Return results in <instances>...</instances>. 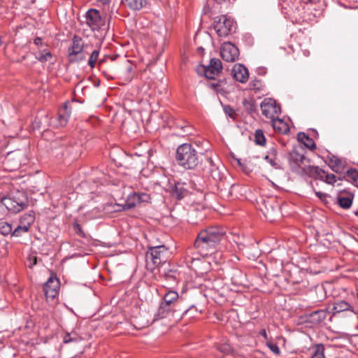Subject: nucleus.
I'll use <instances>...</instances> for the list:
<instances>
[{
    "instance_id": "f257e3e1",
    "label": "nucleus",
    "mask_w": 358,
    "mask_h": 358,
    "mask_svg": "<svg viewBox=\"0 0 358 358\" xmlns=\"http://www.w3.org/2000/svg\"><path fill=\"white\" fill-rule=\"evenodd\" d=\"M226 238L224 228L218 226L210 227L199 231L194 246L201 256L207 257L214 253Z\"/></svg>"
},
{
    "instance_id": "f8f14e48",
    "label": "nucleus",
    "mask_w": 358,
    "mask_h": 358,
    "mask_svg": "<svg viewBox=\"0 0 358 358\" xmlns=\"http://www.w3.org/2000/svg\"><path fill=\"white\" fill-rule=\"evenodd\" d=\"M59 289V281L55 275H51L43 285V291L48 299H55Z\"/></svg>"
},
{
    "instance_id": "4d7b16f0",
    "label": "nucleus",
    "mask_w": 358,
    "mask_h": 358,
    "mask_svg": "<svg viewBox=\"0 0 358 358\" xmlns=\"http://www.w3.org/2000/svg\"><path fill=\"white\" fill-rule=\"evenodd\" d=\"M305 55H306V56H308V55H310V52H306Z\"/></svg>"
},
{
    "instance_id": "412c9836",
    "label": "nucleus",
    "mask_w": 358,
    "mask_h": 358,
    "mask_svg": "<svg viewBox=\"0 0 358 358\" xmlns=\"http://www.w3.org/2000/svg\"><path fill=\"white\" fill-rule=\"evenodd\" d=\"M175 311L174 307L162 302L157 310V315L159 319H162L169 317L171 314L173 315Z\"/></svg>"
},
{
    "instance_id": "f03ea898",
    "label": "nucleus",
    "mask_w": 358,
    "mask_h": 358,
    "mask_svg": "<svg viewBox=\"0 0 358 358\" xmlns=\"http://www.w3.org/2000/svg\"><path fill=\"white\" fill-rule=\"evenodd\" d=\"M176 159L180 166L187 169H192L199 164L196 150L188 143H184L178 148Z\"/></svg>"
},
{
    "instance_id": "603ef678",
    "label": "nucleus",
    "mask_w": 358,
    "mask_h": 358,
    "mask_svg": "<svg viewBox=\"0 0 358 358\" xmlns=\"http://www.w3.org/2000/svg\"><path fill=\"white\" fill-rule=\"evenodd\" d=\"M110 0H96L97 2L101 3L103 5L108 4Z\"/></svg>"
},
{
    "instance_id": "864d4df0",
    "label": "nucleus",
    "mask_w": 358,
    "mask_h": 358,
    "mask_svg": "<svg viewBox=\"0 0 358 358\" xmlns=\"http://www.w3.org/2000/svg\"><path fill=\"white\" fill-rule=\"evenodd\" d=\"M303 3H307L308 2H310V0H302Z\"/></svg>"
},
{
    "instance_id": "7c9ffc66",
    "label": "nucleus",
    "mask_w": 358,
    "mask_h": 358,
    "mask_svg": "<svg viewBox=\"0 0 358 358\" xmlns=\"http://www.w3.org/2000/svg\"><path fill=\"white\" fill-rule=\"evenodd\" d=\"M99 55V49H96L92 51L88 60V65L91 69L94 68L96 62L98 59Z\"/></svg>"
},
{
    "instance_id": "bf43d9fd",
    "label": "nucleus",
    "mask_w": 358,
    "mask_h": 358,
    "mask_svg": "<svg viewBox=\"0 0 358 358\" xmlns=\"http://www.w3.org/2000/svg\"><path fill=\"white\" fill-rule=\"evenodd\" d=\"M355 215L358 216V210L355 213Z\"/></svg>"
},
{
    "instance_id": "c9c22d12",
    "label": "nucleus",
    "mask_w": 358,
    "mask_h": 358,
    "mask_svg": "<svg viewBox=\"0 0 358 358\" xmlns=\"http://www.w3.org/2000/svg\"><path fill=\"white\" fill-rule=\"evenodd\" d=\"M341 161L338 159L335 158L334 159H330V167L332 171L337 172L338 171L339 166L341 165Z\"/></svg>"
},
{
    "instance_id": "9b49d317",
    "label": "nucleus",
    "mask_w": 358,
    "mask_h": 358,
    "mask_svg": "<svg viewBox=\"0 0 358 358\" xmlns=\"http://www.w3.org/2000/svg\"><path fill=\"white\" fill-rule=\"evenodd\" d=\"M220 55L226 62H234L238 58L239 50L233 43L225 42L222 45Z\"/></svg>"
},
{
    "instance_id": "4468645a",
    "label": "nucleus",
    "mask_w": 358,
    "mask_h": 358,
    "mask_svg": "<svg viewBox=\"0 0 358 358\" xmlns=\"http://www.w3.org/2000/svg\"><path fill=\"white\" fill-rule=\"evenodd\" d=\"M234 78L238 82L245 83L249 78L248 69L241 64H236L232 69Z\"/></svg>"
},
{
    "instance_id": "1a4fd4ad",
    "label": "nucleus",
    "mask_w": 358,
    "mask_h": 358,
    "mask_svg": "<svg viewBox=\"0 0 358 358\" xmlns=\"http://www.w3.org/2000/svg\"><path fill=\"white\" fill-rule=\"evenodd\" d=\"M262 114L267 118L273 120L280 114V106L271 98H266L260 104Z\"/></svg>"
},
{
    "instance_id": "9d476101",
    "label": "nucleus",
    "mask_w": 358,
    "mask_h": 358,
    "mask_svg": "<svg viewBox=\"0 0 358 358\" xmlns=\"http://www.w3.org/2000/svg\"><path fill=\"white\" fill-rule=\"evenodd\" d=\"M85 22L93 31H98L105 24V19L98 10L91 8L85 14Z\"/></svg>"
},
{
    "instance_id": "a18cd8bd",
    "label": "nucleus",
    "mask_w": 358,
    "mask_h": 358,
    "mask_svg": "<svg viewBox=\"0 0 358 358\" xmlns=\"http://www.w3.org/2000/svg\"><path fill=\"white\" fill-rule=\"evenodd\" d=\"M210 176L214 179H219V178H220V175L219 171L217 170V168H215L213 166L212 167L211 171H210Z\"/></svg>"
},
{
    "instance_id": "6e6d98bb",
    "label": "nucleus",
    "mask_w": 358,
    "mask_h": 358,
    "mask_svg": "<svg viewBox=\"0 0 358 358\" xmlns=\"http://www.w3.org/2000/svg\"><path fill=\"white\" fill-rule=\"evenodd\" d=\"M305 55H306V56H308V55H310V52H306Z\"/></svg>"
},
{
    "instance_id": "20e7f679",
    "label": "nucleus",
    "mask_w": 358,
    "mask_h": 358,
    "mask_svg": "<svg viewBox=\"0 0 358 358\" xmlns=\"http://www.w3.org/2000/svg\"><path fill=\"white\" fill-rule=\"evenodd\" d=\"M288 162L293 172L303 175V167L310 166V159L305 157V150L303 148H294L288 156Z\"/></svg>"
},
{
    "instance_id": "c03bdc74",
    "label": "nucleus",
    "mask_w": 358,
    "mask_h": 358,
    "mask_svg": "<svg viewBox=\"0 0 358 358\" xmlns=\"http://www.w3.org/2000/svg\"><path fill=\"white\" fill-rule=\"evenodd\" d=\"M243 104L246 110L250 113H252L255 110V107L252 101L245 100Z\"/></svg>"
},
{
    "instance_id": "37998d69",
    "label": "nucleus",
    "mask_w": 358,
    "mask_h": 358,
    "mask_svg": "<svg viewBox=\"0 0 358 358\" xmlns=\"http://www.w3.org/2000/svg\"><path fill=\"white\" fill-rule=\"evenodd\" d=\"M224 110L228 116L232 118L234 117L236 113L232 107H231L230 106H225L224 108Z\"/></svg>"
},
{
    "instance_id": "de8ad7c7",
    "label": "nucleus",
    "mask_w": 358,
    "mask_h": 358,
    "mask_svg": "<svg viewBox=\"0 0 358 358\" xmlns=\"http://www.w3.org/2000/svg\"><path fill=\"white\" fill-rule=\"evenodd\" d=\"M210 87L213 89L215 91H220V84L218 83H212L210 85Z\"/></svg>"
},
{
    "instance_id": "72a5a7b5",
    "label": "nucleus",
    "mask_w": 358,
    "mask_h": 358,
    "mask_svg": "<svg viewBox=\"0 0 358 358\" xmlns=\"http://www.w3.org/2000/svg\"><path fill=\"white\" fill-rule=\"evenodd\" d=\"M73 230L75 231V233L82 237V238H85L86 237V235L84 232V231L83 230L80 224H78L77 222H75L73 224Z\"/></svg>"
},
{
    "instance_id": "a211bd4d",
    "label": "nucleus",
    "mask_w": 358,
    "mask_h": 358,
    "mask_svg": "<svg viewBox=\"0 0 358 358\" xmlns=\"http://www.w3.org/2000/svg\"><path fill=\"white\" fill-rule=\"evenodd\" d=\"M329 312L326 310L321 309L312 312L308 315V320L310 322L314 324H319L322 322L327 316Z\"/></svg>"
},
{
    "instance_id": "39448f33",
    "label": "nucleus",
    "mask_w": 358,
    "mask_h": 358,
    "mask_svg": "<svg viewBox=\"0 0 358 358\" xmlns=\"http://www.w3.org/2000/svg\"><path fill=\"white\" fill-rule=\"evenodd\" d=\"M2 203L8 211L17 213L28 206V197L25 192L17 191L3 198Z\"/></svg>"
},
{
    "instance_id": "f3484780",
    "label": "nucleus",
    "mask_w": 358,
    "mask_h": 358,
    "mask_svg": "<svg viewBox=\"0 0 358 358\" xmlns=\"http://www.w3.org/2000/svg\"><path fill=\"white\" fill-rule=\"evenodd\" d=\"M188 185L185 182H178L175 184V188L173 191V194L176 196L178 200H180L188 195L189 189Z\"/></svg>"
},
{
    "instance_id": "6e6552de",
    "label": "nucleus",
    "mask_w": 358,
    "mask_h": 358,
    "mask_svg": "<svg viewBox=\"0 0 358 358\" xmlns=\"http://www.w3.org/2000/svg\"><path fill=\"white\" fill-rule=\"evenodd\" d=\"M84 42L83 39L74 36L71 45L68 49V57L71 62H78L85 59L83 55Z\"/></svg>"
},
{
    "instance_id": "5701e85b",
    "label": "nucleus",
    "mask_w": 358,
    "mask_h": 358,
    "mask_svg": "<svg viewBox=\"0 0 358 358\" xmlns=\"http://www.w3.org/2000/svg\"><path fill=\"white\" fill-rule=\"evenodd\" d=\"M264 159L275 169H280V165L276 162L277 159V150L275 148H271L268 155L265 156Z\"/></svg>"
},
{
    "instance_id": "ea45409f",
    "label": "nucleus",
    "mask_w": 358,
    "mask_h": 358,
    "mask_svg": "<svg viewBox=\"0 0 358 358\" xmlns=\"http://www.w3.org/2000/svg\"><path fill=\"white\" fill-rule=\"evenodd\" d=\"M266 345L275 355H278L280 353V350L278 346L275 343H267Z\"/></svg>"
},
{
    "instance_id": "0eeeda50",
    "label": "nucleus",
    "mask_w": 358,
    "mask_h": 358,
    "mask_svg": "<svg viewBox=\"0 0 358 358\" xmlns=\"http://www.w3.org/2000/svg\"><path fill=\"white\" fill-rule=\"evenodd\" d=\"M236 23L234 19L223 15L216 17L214 20V29L220 37L229 36L235 27Z\"/></svg>"
},
{
    "instance_id": "4be33fe9",
    "label": "nucleus",
    "mask_w": 358,
    "mask_h": 358,
    "mask_svg": "<svg viewBox=\"0 0 358 358\" xmlns=\"http://www.w3.org/2000/svg\"><path fill=\"white\" fill-rule=\"evenodd\" d=\"M297 140L310 150H313L316 148L314 141L304 132H300L297 134Z\"/></svg>"
},
{
    "instance_id": "3c124183",
    "label": "nucleus",
    "mask_w": 358,
    "mask_h": 358,
    "mask_svg": "<svg viewBox=\"0 0 358 358\" xmlns=\"http://www.w3.org/2000/svg\"><path fill=\"white\" fill-rule=\"evenodd\" d=\"M259 334L261 336H262L265 339H267L268 337H267V334H266V331L265 329H262L260 331H259Z\"/></svg>"
},
{
    "instance_id": "f704fd0d",
    "label": "nucleus",
    "mask_w": 358,
    "mask_h": 358,
    "mask_svg": "<svg viewBox=\"0 0 358 358\" xmlns=\"http://www.w3.org/2000/svg\"><path fill=\"white\" fill-rule=\"evenodd\" d=\"M57 121L59 127H64L66 124L69 118L66 117V115H63L62 112H58V117H57Z\"/></svg>"
},
{
    "instance_id": "a19ab883",
    "label": "nucleus",
    "mask_w": 358,
    "mask_h": 358,
    "mask_svg": "<svg viewBox=\"0 0 358 358\" xmlns=\"http://www.w3.org/2000/svg\"><path fill=\"white\" fill-rule=\"evenodd\" d=\"M59 111L62 112L64 115H66V117L69 118L71 115V109L67 103H65L63 107L59 110Z\"/></svg>"
},
{
    "instance_id": "09e8293b",
    "label": "nucleus",
    "mask_w": 358,
    "mask_h": 358,
    "mask_svg": "<svg viewBox=\"0 0 358 358\" xmlns=\"http://www.w3.org/2000/svg\"><path fill=\"white\" fill-rule=\"evenodd\" d=\"M34 43L37 45V46H41L43 45V43H42V38H39V37H36L34 40Z\"/></svg>"
},
{
    "instance_id": "a878e982",
    "label": "nucleus",
    "mask_w": 358,
    "mask_h": 358,
    "mask_svg": "<svg viewBox=\"0 0 358 358\" xmlns=\"http://www.w3.org/2000/svg\"><path fill=\"white\" fill-rule=\"evenodd\" d=\"M137 198L138 195L136 192L129 194L127 201H125V203L124 204V208L131 209L135 207L138 203H139L138 199Z\"/></svg>"
},
{
    "instance_id": "ddd939ff",
    "label": "nucleus",
    "mask_w": 358,
    "mask_h": 358,
    "mask_svg": "<svg viewBox=\"0 0 358 358\" xmlns=\"http://www.w3.org/2000/svg\"><path fill=\"white\" fill-rule=\"evenodd\" d=\"M222 70V62L217 58L210 59L208 66L204 67L205 76L208 79H215Z\"/></svg>"
},
{
    "instance_id": "2eb2a0df",
    "label": "nucleus",
    "mask_w": 358,
    "mask_h": 358,
    "mask_svg": "<svg viewBox=\"0 0 358 358\" xmlns=\"http://www.w3.org/2000/svg\"><path fill=\"white\" fill-rule=\"evenodd\" d=\"M303 175L308 176L315 180H320L324 182L326 171L315 166L303 167Z\"/></svg>"
},
{
    "instance_id": "49530a36",
    "label": "nucleus",
    "mask_w": 358,
    "mask_h": 358,
    "mask_svg": "<svg viewBox=\"0 0 358 358\" xmlns=\"http://www.w3.org/2000/svg\"><path fill=\"white\" fill-rule=\"evenodd\" d=\"M28 261L29 262V268H32L37 264V257L36 256H30Z\"/></svg>"
},
{
    "instance_id": "7ed1b4c3",
    "label": "nucleus",
    "mask_w": 358,
    "mask_h": 358,
    "mask_svg": "<svg viewBox=\"0 0 358 358\" xmlns=\"http://www.w3.org/2000/svg\"><path fill=\"white\" fill-rule=\"evenodd\" d=\"M167 248L164 245L148 246L145 253V266L152 272L159 266L165 258Z\"/></svg>"
},
{
    "instance_id": "6ab92c4d",
    "label": "nucleus",
    "mask_w": 358,
    "mask_h": 358,
    "mask_svg": "<svg viewBox=\"0 0 358 358\" xmlns=\"http://www.w3.org/2000/svg\"><path fill=\"white\" fill-rule=\"evenodd\" d=\"M34 221L35 213L33 210H30L20 217L18 224L30 229V227Z\"/></svg>"
},
{
    "instance_id": "cd10ccee",
    "label": "nucleus",
    "mask_w": 358,
    "mask_h": 358,
    "mask_svg": "<svg viewBox=\"0 0 358 358\" xmlns=\"http://www.w3.org/2000/svg\"><path fill=\"white\" fill-rule=\"evenodd\" d=\"M338 203L341 208L348 209L351 206L352 203V196H338Z\"/></svg>"
},
{
    "instance_id": "473e14b6",
    "label": "nucleus",
    "mask_w": 358,
    "mask_h": 358,
    "mask_svg": "<svg viewBox=\"0 0 358 358\" xmlns=\"http://www.w3.org/2000/svg\"><path fill=\"white\" fill-rule=\"evenodd\" d=\"M324 346L322 345H317L310 358H325L324 355Z\"/></svg>"
},
{
    "instance_id": "dca6fc26",
    "label": "nucleus",
    "mask_w": 358,
    "mask_h": 358,
    "mask_svg": "<svg viewBox=\"0 0 358 358\" xmlns=\"http://www.w3.org/2000/svg\"><path fill=\"white\" fill-rule=\"evenodd\" d=\"M272 127L275 131L281 134H287L289 131V127L283 120L278 117L271 120Z\"/></svg>"
},
{
    "instance_id": "bb28decb",
    "label": "nucleus",
    "mask_w": 358,
    "mask_h": 358,
    "mask_svg": "<svg viewBox=\"0 0 358 358\" xmlns=\"http://www.w3.org/2000/svg\"><path fill=\"white\" fill-rule=\"evenodd\" d=\"M36 58L41 62L44 63L50 61L52 58L51 52L45 49L43 50H39L36 53Z\"/></svg>"
},
{
    "instance_id": "b1692460",
    "label": "nucleus",
    "mask_w": 358,
    "mask_h": 358,
    "mask_svg": "<svg viewBox=\"0 0 358 358\" xmlns=\"http://www.w3.org/2000/svg\"><path fill=\"white\" fill-rule=\"evenodd\" d=\"M178 299V294L174 291H169L164 295L163 303L176 308Z\"/></svg>"
},
{
    "instance_id": "13d9d810",
    "label": "nucleus",
    "mask_w": 358,
    "mask_h": 358,
    "mask_svg": "<svg viewBox=\"0 0 358 358\" xmlns=\"http://www.w3.org/2000/svg\"><path fill=\"white\" fill-rule=\"evenodd\" d=\"M2 44V40H1V37L0 36V45H1Z\"/></svg>"
},
{
    "instance_id": "79ce46f5",
    "label": "nucleus",
    "mask_w": 358,
    "mask_h": 358,
    "mask_svg": "<svg viewBox=\"0 0 358 358\" xmlns=\"http://www.w3.org/2000/svg\"><path fill=\"white\" fill-rule=\"evenodd\" d=\"M139 203L141 202H148L150 196L145 193H137Z\"/></svg>"
},
{
    "instance_id": "4c0bfd02",
    "label": "nucleus",
    "mask_w": 358,
    "mask_h": 358,
    "mask_svg": "<svg viewBox=\"0 0 358 358\" xmlns=\"http://www.w3.org/2000/svg\"><path fill=\"white\" fill-rule=\"evenodd\" d=\"M346 176L349 178L356 181L358 180V171L356 169L348 170L346 173Z\"/></svg>"
},
{
    "instance_id": "c85d7f7f",
    "label": "nucleus",
    "mask_w": 358,
    "mask_h": 358,
    "mask_svg": "<svg viewBox=\"0 0 358 358\" xmlns=\"http://www.w3.org/2000/svg\"><path fill=\"white\" fill-rule=\"evenodd\" d=\"M255 142L259 145H264L266 143V138L262 129H257L255 133Z\"/></svg>"
},
{
    "instance_id": "423d86ee",
    "label": "nucleus",
    "mask_w": 358,
    "mask_h": 358,
    "mask_svg": "<svg viewBox=\"0 0 358 358\" xmlns=\"http://www.w3.org/2000/svg\"><path fill=\"white\" fill-rule=\"evenodd\" d=\"M27 162L28 159L25 152L17 150L7 154L3 161V165L6 170L14 171L19 169L22 165H25Z\"/></svg>"
},
{
    "instance_id": "052dcab7",
    "label": "nucleus",
    "mask_w": 358,
    "mask_h": 358,
    "mask_svg": "<svg viewBox=\"0 0 358 358\" xmlns=\"http://www.w3.org/2000/svg\"><path fill=\"white\" fill-rule=\"evenodd\" d=\"M187 311H188V310H185V312H184V313H187Z\"/></svg>"
},
{
    "instance_id": "aec40b11",
    "label": "nucleus",
    "mask_w": 358,
    "mask_h": 358,
    "mask_svg": "<svg viewBox=\"0 0 358 358\" xmlns=\"http://www.w3.org/2000/svg\"><path fill=\"white\" fill-rule=\"evenodd\" d=\"M146 0H121V4L133 10L141 9L145 4Z\"/></svg>"
},
{
    "instance_id": "e433bc0d",
    "label": "nucleus",
    "mask_w": 358,
    "mask_h": 358,
    "mask_svg": "<svg viewBox=\"0 0 358 358\" xmlns=\"http://www.w3.org/2000/svg\"><path fill=\"white\" fill-rule=\"evenodd\" d=\"M324 182L329 185H334L336 182V176L333 173H326Z\"/></svg>"
},
{
    "instance_id": "393cba45",
    "label": "nucleus",
    "mask_w": 358,
    "mask_h": 358,
    "mask_svg": "<svg viewBox=\"0 0 358 358\" xmlns=\"http://www.w3.org/2000/svg\"><path fill=\"white\" fill-rule=\"evenodd\" d=\"M334 314L339 313L346 310H352V306L345 301H338L334 303Z\"/></svg>"
},
{
    "instance_id": "5fc2aeb1",
    "label": "nucleus",
    "mask_w": 358,
    "mask_h": 358,
    "mask_svg": "<svg viewBox=\"0 0 358 358\" xmlns=\"http://www.w3.org/2000/svg\"><path fill=\"white\" fill-rule=\"evenodd\" d=\"M198 50L203 51L204 50H203V48H198Z\"/></svg>"
},
{
    "instance_id": "58836bf2",
    "label": "nucleus",
    "mask_w": 358,
    "mask_h": 358,
    "mask_svg": "<svg viewBox=\"0 0 358 358\" xmlns=\"http://www.w3.org/2000/svg\"><path fill=\"white\" fill-rule=\"evenodd\" d=\"M78 339L79 338L76 334L72 336L71 334H66L64 337V343H68L72 341H77Z\"/></svg>"
},
{
    "instance_id": "2f4dec72",
    "label": "nucleus",
    "mask_w": 358,
    "mask_h": 358,
    "mask_svg": "<svg viewBox=\"0 0 358 358\" xmlns=\"http://www.w3.org/2000/svg\"><path fill=\"white\" fill-rule=\"evenodd\" d=\"M29 231V229L27 228L18 224L17 227L14 230H13L12 236L20 237L23 234L28 233Z\"/></svg>"
},
{
    "instance_id": "c756f323",
    "label": "nucleus",
    "mask_w": 358,
    "mask_h": 358,
    "mask_svg": "<svg viewBox=\"0 0 358 358\" xmlns=\"http://www.w3.org/2000/svg\"><path fill=\"white\" fill-rule=\"evenodd\" d=\"M13 227L12 225L6 222H0V233L3 236L10 234L12 236Z\"/></svg>"
},
{
    "instance_id": "8fccbe9b",
    "label": "nucleus",
    "mask_w": 358,
    "mask_h": 358,
    "mask_svg": "<svg viewBox=\"0 0 358 358\" xmlns=\"http://www.w3.org/2000/svg\"><path fill=\"white\" fill-rule=\"evenodd\" d=\"M315 192V194L317 196L318 198H320V199H322L323 198H325L327 194H325V193H322L321 192Z\"/></svg>"
}]
</instances>
